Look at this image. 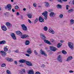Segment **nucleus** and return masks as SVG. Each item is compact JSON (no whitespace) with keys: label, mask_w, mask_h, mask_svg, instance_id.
<instances>
[{"label":"nucleus","mask_w":74,"mask_h":74,"mask_svg":"<svg viewBox=\"0 0 74 74\" xmlns=\"http://www.w3.org/2000/svg\"><path fill=\"white\" fill-rule=\"evenodd\" d=\"M6 66V64H3L1 65V67H5Z\"/></svg>","instance_id":"39"},{"label":"nucleus","mask_w":74,"mask_h":74,"mask_svg":"<svg viewBox=\"0 0 74 74\" xmlns=\"http://www.w3.org/2000/svg\"><path fill=\"white\" fill-rule=\"evenodd\" d=\"M1 29L3 31H6L7 30V27L4 26H2Z\"/></svg>","instance_id":"23"},{"label":"nucleus","mask_w":74,"mask_h":74,"mask_svg":"<svg viewBox=\"0 0 74 74\" xmlns=\"http://www.w3.org/2000/svg\"><path fill=\"white\" fill-rule=\"evenodd\" d=\"M30 44V41L29 40H26L25 41V44L26 45H28Z\"/></svg>","instance_id":"21"},{"label":"nucleus","mask_w":74,"mask_h":74,"mask_svg":"<svg viewBox=\"0 0 74 74\" xmlns=\"http://www.w3.org/2000/svg\"><path fill=\"white\" fill-rule=\"evenodd\" d=\"M74 10L73 9H71L68 10V12H69V13H70V12H73Z\"/></svg>","instance_id":"29"},{"label":"nucleus","mask_w":74,"mask_h":74,"mask_svg":"<svg viewBox=\"0 0 74 74\" xmlns=\"http://www.w3.org/2000/svg\"><path fill=\"white\" fill-rule=\"evenodd\" d=\"M6 72L7 74H11V72H10V71L9 70H7L6 71Z\"/></svg>","instance_id":"37"},{"label":"nucleus","mask_w":74,"mask_h":74,"mask_svg":"<svg viewBox=\"0 0 74 74\" xmlns=\"http://www.w3.org/2000/svg\"><path fill=\"white\" fill-rule=\"evenodd\" d=\"M49 33H51L52 34H54L55 33V32L51 28H50L49 29Z\"/></svg>","instance_id":"16"},{"label":"nucleus","mask_w":74,"mask_h":74,"mask_svg":"<svg viewBox=\"0 0 74 74\" xmlns=\"http://www.w3.org/2000/svg\"><path fill=\"white\" fill-rule=\"evenodd\" d=\"M11 2H14V0H11Z\"/></svg>","instance_id":"62"},{"label":"nucleus","mask_w":74,"mask_h":74,"mask_svg":"<svg viewBox=\"0 0 74 74\" xmlns=\"http://www.w3.org/2000/svg\"><path fill=\"white\" fill-rule=\"evenodd\" d=\"M27 52L28 54L30 55L32 53V51L30 48H28V49L27 50Z\"/></svg>","instance_id":"10"},{"label":"nucleus","mask_w":74,"mask_h":74,"mask_svg":"<svg viewBox=\"0 0 74 74\" xmlns=\"http://www.w3.org/2000/svg\"><path fill=\"white\" fill-rule=\"evenodd\" d=\"M62 46V43H58L57 45V47L58 48H60Z\"/></svg>","instance_id":"30"},{"label":"nucleus","mask_w":74,"mask_h":74,"mask_svg":"<svg viewBox=\"0 0 74 74\" xmlns=\"http://www.w3.org/2000/svg\"><path fill=\"white\" fill-rule=\"evenodd\" d=\"M57 59L58 62H59L60 63H62V58H61V56L60 55H59L58 56Z\"/></svg>","instance_id":"11"},{"label":"nucleus","mask_w":74,"mask_h":74,"mask_svg":"<svg viewBox=\"0 0 74 74\" xmlns=\"http://www.w3.org/2000/svg\"><path fill=\"white\" fill-rule=\"evenodd\" d=\"M7 48V46L4 47V48Z\"/></svg>","instance_id":"64"},{"label":"nucleus","mask_w":74,"mask_h":74,"mask_svg":"<svg viewBox=\"0 0 74 74\" xmlns=\"http://www.w3.org/2000/svg\"><path fill=\"white\" fill-rule=\"evenodd\" d=\"M18 8H19V7L17 5H16L15 6V9L18 10Z\"/></svg>","instance_id":"41"},{"label":"nucleus","mask_w":74,"mask_h":74,"mask_svg":"<svg viewBox=\"0 0 74 74\" xmlns=\"http://www.w3.org/2000/svg\"><path fill=\"white\" fill-rule=\"evenodd\" d=\"M5 25L7 26H12V25L11 23L9 22L6 23Z\"/></svg>","instance_id":"25"},{"label":"nucleus","mask_w":74,"mask_h":74,"mask_svg":"<svg viewBox=\"0 0 74 74\" xmlns=\"http://www.w3.org/2000/svg\"><path fill=\"white\" fill-rule=\"evenodd\" d=\"M62 53L63 54L66 55L67 53V52L64 50H63L62 51Z\"/></svg>","instance_id":"32"},{"label":"nucleus","mask_w":74,"mask_h":74,"mask_svg":"<svg viewBox=\"0 0 74 74\" xmlns=\"http://www.w3.org/2000/svg\"><path fill=\"white\" fill-rule=\"evenodd\" d=\"M72 59H73V57L71 56H69L67 58L66 61H67V62H69L70 60H71Z\"/></svg>","instance_id":"19"},{"label":"nucleus","mask_w":74,"mask_h":74,"mask_svg":"<svg viewBox=\"0 0 74 74\" xmlns=\"http://www.w3.org/2000/svg\"><path fill=\"white\" fill-rule=\"evenodd\" d=\"M14 63L15 64H17L18 62H17V61H14Z\"/></svg>","instance_id":"49"},{"label":"nucleus","mask_w":74,"mask_h":74,"mask_svg":"<svg viewBox=\"0 0 74 74\" xmlns=\"http://www.w3.org/2000/svg\"><path fill=\"white\" fill-rule=\"evenodd\" d=\"M19 62L20 63H25V62H26V64L29 66H33V64L31 63V62H30L29 61H26V60H19Z\"/></svg>","instance_id":"1"},{"label":"nucleus","mask_w":74,"mask_h":74,"mask_svg":"<svg viewBox=\"0 0 74 74\" xmlns=\"http://www.w3.org/2000/svg\"><path fill=\"white\" fill-rule=\"evenodd\" d=\"M45 65L44 64H42L41 66V67H42V68H44V67H45Z\"/></svg>","instance_id":"45"},{"label":"nucleus","mask_w":74,"mask_h":74,"mask_svg":"<svg viewBox=\"0 0 74 74\" xmlns=\"http://www.w3.org/2000/svg\"><path fill=\"white\" fill-rule=\"evenodd\" d=\"M39 21L40 22H44V20L42 18L39 17Z\"/></svg>","instance_id":"14"},{"label":"nucleus","mask_w":74,"mask_h":74,"mask_svg":"<svg viewBox=\"0 0 74 74\" xmlns=\"http://www.w3.org/2000/svg\"><path fill=\"white\" fill-rule=\"evenodd\" d=\"M22 71L23 72V73H26V71L25 70V69H23L22 70Z\"/></svg>","instance_id":"40"},{"label":"nucleus","mask_w":74,"mask_h":74,"mask_svg":"<svg viewBox=\"0 0 74 74\" xmlns=\"http://www.w3.org/2000/svg\"><path fill=\"white\" fill-rule=\"evenodd\" d=\"M69 73H74V72L73 71H69Z\"/></svg>","instance_id":"48"},{"label":"nucleus","mask_w":74,"mask_h":74,"mask_svg":"<svg viewBox=\"0 0 74 74\" xmlns=\"http://www.w3.org/2000/svg\"><path fill=\"white\" fill-rule=\"evenodd\" d=\"M10 35L11 37L13 38V39H14V40H16V38L15 36V34L12 33Z\"/></svg>","instance_id":"12"},{"label":"nucleus","mask_w":74,"mask_h":74,"mask_svg":"<svg viewBox=\"0 0 74 74\" xmlns=\"http://www.w3.org/2000/svg\"><path fill=\"white\" fill-rule=\"evenodd\" d=\"M62 1H67V0H62Z\"/></svg>","instance_id":"57"},{"label":"nucleus","mask_w":74,"mask_h":74,"mask_svg":"<svg viewBox=\"0 0 74 74\" xmlns=\"http://www.w3.org/2000/svg\"><path fill=\"white\" fill-rule=\"evenodd\" d=\"M56 14L54 13V12H51L50 13L49 16L51 17H53Z\"/></svg>","instance_id":"13"},{"label":"nucleus","mask_w":74,"mask_h":74,"mask_svg":"<svg viewBox=\"0 0 74 74\" xmlns=\"http://www.w3.org/2000/svg\"><path fill=\"white\" fill-rule=\"evenodd\" d=\"M34 7H36V5H36V3H34L33 4Z\"/></svg>","instance_id":"42"},{"label":"nucleus","mask_w":74,"mask_h":74,"mask_svg":"<svg viewBox=\"0 0 74 74\" xmlns=\"http://www.w3.org/2000/svg\"><path fill=\"white\" fill-rule=\"evenodd\" d=\"M6 59L7 61H8V62H12L13 61V60H12V59L8 57H6Z\"/></svg>","instance_id":"20"},{"label":"nucleus","mask_w":74,"mask_h":74,"mask_svg":"<svg viewBox=\"0 0 74 74\" xmlns=\"http://www.w3.org/2000/svg\"><path fill=\"white\" fill-rule=\"evenodd\" d=\"M20 67H23V65L22 64L19 65Z\"/></svg>","instance_id":"53"},{"label":"nucleus","mask_w":74,"mask_h":74,"mask_svg":"<svg viewBox=\"0 0 74 74\" xmlns=\"http://www.w3.org/2000/svg\"><path fill=\"white\" fill-rule=\"evenodd\" d=\"M50 41H51V42H53L55 41V40L53 39H52Z\"/></svg>","instance_id":"43"},{"label":"nucleus","mask_w":74,"mask_h":74,"mask_svg":"<svg viewBox=\"0 0 74 74\" xmlns=\"http://www.w3.org/2000/svg\"><path fill=\"white\" fill-rule=\"evenodd\" d=\"M45 7H49V4L48 2H45Z\"/></svg>","instance_id":"26"},{"label":"nucleus","mask_w":74,"mask_h":74,"mask_svg":"<svg viewBox=\"0 0 74 74\" xmlns=\"http://www.w3.org/2000/svg\"><path fill=\"white\" fill-rule=\"evenodd\" d=\"M40 51L41 55H44V56H47V53L44 52V51L42 50V49H40Z\"/></svg>","instance_id":"8"},{"label":"nucleus","mask_w":74,"mask_h":74,"mask_svg":"<svg viewBox=\"0 0 74 74\" xmlns=\"http://www.w3.org/2000/svg\"><path fill=\"white\" fill-rule=\"evenodd\" d=\"M0 53H1V56H2L4 57L5 55H7V53L3 51H0Z\"/></svg>","instance_id":"9"},{"label":"nucleus","mask_w":74,"mask_h":74,"mask_svg":"<svg viewBox=\"0 0 74 74\" xmlns=\"http://www.w3.org/2000/svg\"><path fill=\"white\" fill-rule=\"evenodd\" d=\"M21 37L22 38H25L29 37V36L27 35L24 34L23 35H21Z\"/></svg>","instance_id":"15"},{"label":"nucleus","mask_w":74,"mask_h":74,"mask_svg":"<svg viewBox=\"0 0 74 74\" xmlns=\"http://www.w3.org/2000/svg\"><path fill=\"white\" fill-rule=\"evenodd\" d=\"M34 54H35L36 55H38V53L36 50H34Z\"/></svg>","instance_id":"34"},{"label":"nucleus","mask_w":74,"mask_h":74,"mask_svg":"<svg viewBox=\"0 0 74 74\" xmlns=\"http://www.w3.org/2000/svg\"><path fill=\"white\" fill-rule=\"evenodd\" d=\"M16 33L18 35V36H22V33L19 31L16 32Z\"/></svg>","instance_id":"18"},{"label":"nucleus","mask_w":74,"mask_h":74,"mask_svg":"<svg viewBox=\"0 0 74 74\" xmlns=\"http://www.w3.org/2000/svg\"><path fill=\"white\" fill-rule=\"evenodd\" d=\"M22 29L24 31H27V27L25 26V25L24 24H22L21 25Z\"/></svg>","instance_id":"4"},{"label":"nucleus","mask_w":74,"mask_h":74,"mask_svg":"<svg viewBox=\"0 0 74 74\" xmlns=\"http://www.w3.org/2000/svg\"><path fill=\"white\" fill-rule=\"evenodd\" d=\"M68 46L71 49L72 48H73V43L71 42H68Z\"/></svg>","instance_id":"7"},{"label":"nucleus","mask_w":74,"mask_h":74,"mask_svg":"<svg viewBox=\"0 0 74 74\" xmlns=\"http://www.w3.org/2000/svg\"><path fill=\"white\" fill-rule=\"evenodd\" d=\"M63 15L62 14H60L59 15L60 18H63Z\"/></svg>","instance_id":"38"},{"label":"nucleus","mask_w":74,"mask_h":74,"mask_svg":"<svg viewBox=\"0 0 74 74\" xmlns=\"http://www.w3.org/2000/svg\"><path fill=\"white\" fill-rule=\"evenodd\" d=\"M44 42H45V43L49 44V45H51V42L49 41V40H44Z\"/></svg>","instance_id":"17"},{"label":"nucleus","mask_w":74,"mask_h":74,"mask_svg":"<svg viewBox=\"0 0 74 74\" xmlns=\"http://www.w3.org/2000/svg\"><path fill=\"white\" fill-rule=\"evenodd\" d=\"M58 2H60V3H62V0H58Z\"/></svg>","instance_id":"50"},{"label":"nucleus","mask_w":74,"mask_h":74,"mask_svg":"<svg viewBox=\"0 0 74 74\" xmlns=\"http://www.w3.org/2000/svg\"><path fill=\"white\" fill-rule=\"evenodd\" d=\"M23 10L24 11H26V8H24V9H23Z\"/></svg>","instance_id":"59"},{"label":"nucleus","mask_w":74,"mask_h":74,"mask_svg":"<svg viewBox=\"0 0 74 74\" xmlns=\"http://www.w3.org/2000/svg\"><path fill=\"white\" fill-rule=\"evenodd\" d=\"M50 1H52L53 0H49Z\"/></svg>","instance_id":"61"},{"label":"nucleus","mask_w":74,"mask_h":74,"mask_svg":"<svg viewBox=\"0 0 74 74\" xmlns=\"http://www.w3.org/2000/svg\"><path fill=\"white\" fill-rule=\"evenodd\" d=\"M43 30L45 31H47L48 30V27H47L45 26L43 28Z\"/></svg>","instance_id":"31"},{"label":"nucleus","mask_w":74,"mask_h":74,"mask_svg":"<svg viewBox=\"0 0 74 74\" xmlns=\"http://www.w3.org/2000/svg\"><path fill=\"white\" fill-rule=\"evenodd\" d=\"M4 15H5V16H6L7 15V14H6L4 13Z\"/></svg>","instance_id":"60"},{"label":"nucleus","mask_w":74,"mask_h":74,"mask_svg":"<svg viewBox=\"0 0 74 74\" xmlns=\"http://www.w3.org/2000/svg\"><path fill=\"white\" fill-rule=\"evenodd\" d=\"M72 2H73L72 3H73V4L74 5V0H73V1Z\"/></svg>","instance_id":"58"},{"label":"nucleus","mask_w":74,"mask_h":74,"mask_svg":"<svg viewBox=\"0 0 74 74\" xmlns=\"http://www.w3.org/2000/svg\"><path fill=\"white\" fill-rule=\"evenodd\" d=\"M12 5L10 4H8L6 6H5V9H8V10L10 11L11 10Z\"/></svg>","instance_id":"3"},{"label":"nucleus","mask_w":74,"mask_h":74,"mask_svg":"<svg viewBox=\"0 0 74 74\" xmlns=\"http://www.w3.org/2000/svg\"><path fill=\"white\" fill-rule=\"evenodd\" d=\"M28 21L30 23H32V22L30 21V19H29L28 20Z\"/></svg>","instance_id":"51"},{"label":"nucleus","mask_w":74,"mask_h":74,"mask_svg":"<svg viewBox=\"0 0 74 74\" xmlns=\"http://www.w3.org/2000/svg\"><path fill=\"white\" fill-rule=\"evenodd\" d=\"M28 74H34L33 70H29L28 72Z\"/></svg>","instance_id":"24"},{"label":"nucleus","mask_w":74,"mask_h":74,"mask_svg":"<svg viewBox=\"0 0 74 74\" xmlns=\"http://www.w3.org/2000/svg\"><path fill=\"white\" fill-rule=\"evenodd\" d=\"M16 14L17 16H18V15H19V13L18 12H17Z\"/></svg>","instance_id":"54"},{"label":"nucleus","mask_w":74,"mask_h":74,"mask_svg":"<svg viewBox=\"0 0 74 74\" xmlns=\"http://www.w3.org/2000/svg\"><path fill=\"white\" fill-rule=\"evenodd\" d=\"M38 21V18H36L35 20L34 21V23H36V22H37Z\"/></svg>","instance_id":"33"},{"label":"nucleus","mask_w":74,"mask_h":74,"mask_svg":"<svg viewBox=\"0 0 74 74\" xmlns=\"http://www.w3.org/2000/svg\"><path fill=\"white\" fill-rule=\"evenodd\" d=\"M40 37L42 39V40H45V39H47V38L45 35H44V34H41L40 35Z\"/></svg>","instance_id":"6"},{"label":"nucleus","mask_w":74,"mask_h":74,"mask_svg":"<svg viewBox=\"0 0 74 74\" xmlns=\"http://www.w3.org/2000/svg\"><path fill=\"white\" fill-rule=\"evenodd\" d=\"M21 18L22 19H23V16L21 15Z\"/></svg>","instance_id":"56"},{"label":"nucleus","mask_w":74,"mask_h":74,"mask_svg":"<svg viewBox=\"0 0 74 74\" xmlns=\"http://www.w3.org/2000/svg\"><path fill=\"white\" fill-rule=\"evenodd\" d=\"M42 15L45 17L44 19L45 20L47 19V17H48V16L47 15H48V12L46 11H45V12L42 13Z\"/></svg>","instance_id":"2"},{"label":"nucleus","mask_w":74,"mask_h":74,"mask_svg":"<svg viewBox=\"0 0 74 74\" xmlns=\"http://www.w3.org/2000/svg\"><path fill=\"white\" fill-rule=\"evenodd\" d=\"M60 42H62V43H63V41H62V40H60Z\"/></svg>","instance_id":"63"},{"label":"nucleus","mask_w":74,"mask_h":74,"mask_svg":"<svg viewBox=\"0 0 74 74\" xmlns=\"http://www.w3.org/2000/svg\"><path fill=\"white\" fill-rule=\"evenodd\" d=\"M15 52L16 53H19V50H17L15 51Z\"/></svg>","instance_id":"47"},{"label":"nucleus","mask_w":74,"mask_h":74,"mask_svg":"<svg viewBox=\"0 0 74 74\" xmlns=\"http://www.w3.org/2000/svg\"><path fill=\"white\" fill-rule=\"evenodd\" d=\"M66 9L67 10H69V5H67L66 6Z\"/></svg>","instance_id":"44"},{"label":"nucleus","mask_w":74,"mask_h":74,"mask_svg":"<svg viewBox=\"0 0 74 74\" xmlns=\"http://www.w3.org/2000/svg\"><path fill=\"white\" fill-rule=\"evenodd\" d=\"M57 7L58 8H62V6H61V5L59 4H58L57 5Z\"/></svg>","instance_id":"28"},{"label":"nucleus","mask_w":74,"mask_h":74,"mask_svg":"<svg viewBox=\"0 0 74 74\" xmlns=\"http://www.w3.org/2000/svg\"><path fill=\"white\" fill-rule=\"evenodd\" d=\"M50 49L51 51H54V52H55L56 50L58 49H57L56 48L53 46H50Z\"/></svg>","instance_id":"5"},{"label":"nucleus","mask_w":74,"mask_h":74,"mask_svg":"<svg viewBox=\"0 0 74 74\" xmlns=\"http://www.w3.org/2000/svg\"><path fill=\"white\" fill-rule=\"evenodd\" d=\"M28 17L29 18H33V16L31 14H28L27 15Z\"/></svg>","instance_id":"27"},{"label":"nucleus","mask_w":74,"mask_h":74,"mask_svg":"<svg viewBox=\"0 0 74 74\" xmlns=\"http://www.w3.org/2000/svg\"><path fill=\"white\" fill-rule=\"evenodd\" d=\"M74 23V20L73 19H71V24H73Z\"/></svg>","instance_id":"35"},{"label":"nucleus","mask_w":74,"mask_h":74,"mask_svg":"<svg viewBox=\"0 0 74 74\" xmlns=\"http://www.w3.org/2000/svg\"><path fill=\"white\" fill-rule=\"evenodd\" d=\"M6 44V41L5 40H2L0 41V45L5 44Z\"/></svg>","instance_id":"22"},{"label":"nucleus","mask_w":74,"mask_h":74,"mask_svg":"<svg viewBox=\"0 0 74 74\" xmlns=\"http://www.w3.org/2000/svg\"><path fill=\"white\" fill-rule=\"evenodd\" d=\"M4 49L5 52H7L8 51V48H4Z\"/></svg>","instance_id":"36"},{"label":"nucleus","mask_w":74,"mask_h":74,"mask_svg":"<svg viewBox=\"0 0 74 74\" xmlns=\"http://www.w3.org/2000/svg\"><path fill=\"white\" fill-rule=\"evenodd\" d=\"M20 73H21V74H24V73L23 72H22V71H20Z\"/></svg>","instance_id":"55"},{"label":"nucleus","mask_w":74,"mask_h":74,"mask_svg":"<svg viewBox=\"0 0 74 74\" xmlns=\"http://www.w3.org/2000/svg\"><path fill=\"white\" fill-rule=\"evenodd\" d=\"M12 11L13 12H15V10H14V9H12Z\"/></svg>","instance_id":"52"},{"label":"nucleus","mask_w":74,"mask_h":74,"mask_svg":"<svg viewBox=\"0 0 74 74\" xmlns=\"http://www.w3.org/2000/svg\"><path fill=\"white\" fill-rule=\"evenodd\" d=\"M26 56H28V57H29L30 56V55L29 54H25Z\"/></svg>","instance_id":"46"}]
</instances>
